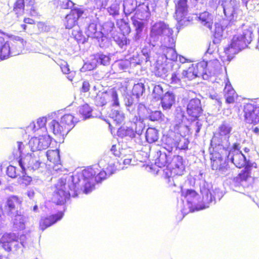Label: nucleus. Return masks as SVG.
Instances as JSON below:
<instances>
[{
  "label": "nucleus",
  "mask_w": 259,
  "mask_h": 259,
  "mask_svg": "<svg viewBox=\"0 0 259 259\" xmlns=\"http://www.w3.org/2000/svg\"><path fill=\"white\" fill-rule=\"evenodd\" d=\"M116 170V168L114 165H109L105 170L93 167H89L82 170L79 182L83 187V192L85 194L91 192L95 189L96 183L101 182L107 176L112 175Z\"/></svg>",
  "instance_id": "f257e3e1"
},
{
  "label": "nucleus",
  "mask_w": 259,
  "mask_h": 259,
  "mask_svg": "<svg viewBox=\"0 0 259 259\" xmlns=\"http://www.w3.org/2000/svg\"><path fill=\"white\" fill-rule=\"evenodd\" d=\"M22 204V199L16 195H11L7 198L4 210L0 206V218L5 214L14 216V224L20 229L25 228V219L24 216L19 212Z\"/></svg>",
  "instance_id": "f03ea898"
},
{
  "label": "nucleus",
  "mask_w": 259,
  "mask_h": 259,
  "mask_svg": "<svg viewBox=\"0 0 259 259\" xmlns=\"http://www.w3.org/2000/svg\"><path fill=\"white\" fill-rule=\"evenodd\" d=\"M252 32L244 29L241 34L233 35L230 44L225 48L224 52L228 57H232L237 51L246 48L252 41Z\"/></svg>",
  "instance_id": "7ed1b4c3"
},
{
  "label": "nucleus",
  "mask_w": 259,
  "mask_h": 259,
  "mask_svg": "<svg viewBox=\"0 0 259 259\" xmlns=\"http://www.w3.org/2000/svg\"><path fill=\"white\" fill-rule=\"evenodd\" d=\"M185 168L182 157L180 156H174L171 164L163 169L162 176L169 183L171 179L173 180L174 177L183 175Z\"/></svg>",
  "instance_id": "20e7f679"
},
{
  "label": "nucleus",
  "mask_w": 259,
  "mask_h": 259,
  "mask_svg": "<svg viewBox=\"0 0 259 259\" xmlns=\"http://www.w3.org/2000/svg\"><path fill=\"white\" fill-rule=\"evenodd\" d=\"M258 101L250 100L244 104L242 112L244 121L248 124L259 122V104Z\"/></svg>",
  "instance_id": "39448f33"
},
{
  "label": "nucleus",
  "mask_w": 259,
  "mask_h": 259,
  "mask_svg": "<svg viewBox=\"0 0 259 259\" xmlns=\"http://www.w3.org/2000/svg\"><path fill=\"white\" fill-rule=\"evenodd\" d=\"M66 180L61 178L56 184V190L54 192L52 198V202L57 205L65 204L67 200L69 198L70 194L66 189Z\"/></svg>",
  "instance_id": "423d86ee"
},
{
  "label": "nucleus",
  "mask_w": 259,
  "mask_h": 259,
  "mask_svg": "<svg viewBox=\"0 0 259 259\" xmlns=\"http://www.w3.org/2000/svg\"><path fill=\"white\" fill-rule=\"evenodd\" d=\"M94 102L97 106H103L111 102L112 106H119L118 94L115 90L109 91H99L95 97Z\"/></svg>",
  "instance_id": "0eeeda50"
},
{
  "label": "nucleus",
  "mask_w": 259,
  "mask_h": 259,
  "mask_svg": "<svg viewBox=\"0 0 259 259\" xmlns=\"http://www.w3.org/2000/svg\"><path fill=\"white\" fill-rule=\"evenodd\" d=\"M220 62L218 60H211L209 62L200 61L196 64L191 66L197 75V76H203L207 73H210L212 71L217 70L220 66Z\"/></svg>",
  "instance_id": "6e6552de"
},
{
  "label": "nucleus",
  "mask_w": 259,
  "mask_h": 259,
  "mask_svg": "<svg viewBox=\"0 0 259 259\" xmlns=\"http://www.w3.org/2000/svg\"><path fill=\"white\" fill-rule=\"evenodd\" d=\"M186 111L191 121L198 120L203 114L201 100L196 98L191 99L187 104Z\"/></svg>",
  "instance_id": "1a4fd4ad"
},
{
  "label": "nucleus",
  "mask_w": 259,
  "mask_h": 259,
  "mask_svg": "<svg viewBox=\"0 0 259 259\" xmlns=\"http://www.w3.org/2000/svg\"><path fill=\"white\" fill-rule=\"evenodd\" d=\"M143 119L136 116L134 119V123H131L130 127L121 126L118 128L117 135L121 137L129 136L134 137L135 133H140L143 128Z\"/></svg>",
  "instance_id": "9d476101"
},
{
  "label": "nucleus",
  "mask_w": 259,
  "mask_h": 259,
  "mask_svg": "<svg viewBox=\"0 0 259 259\" xmlns=\"http://www.w3.org/2000/svg\"><path fill=\"white\" fill-rule=\"evenodd\" d=\"M211 166L213 170L224 174L228 170L229 166L225 157L223 156L218 152L211 154Z\"/></svg>",
  "instance_id": "9b49d317"
},
{
  "label": "nucleus",
  "mask_w": 259,
  "mask_h": 259,
  "mask_svg": "<svg viewBox=\"0 0 259 259\" xmlns=\"http://www.w3.org/2000/svg\"><path fill=\"white\" fill-rule=\"evenodd\" d=\"M175 12L174 17L180 24L188 21V0H177L175 2Z\"/></svg>",
  "instance_id": "f8f14e48"
},
{
  "label": "nucleus",
  "mask_w": 259,
  "mask_h": 259,
  "mask_svg": "<svg viewBox=\"0 0 259 259\" xmlns=\"http://www.w3.org/2000/svg\"><path fill=\"white\" fill-rule=\"evenodd\" d=\"M84 11L82 9L74 8L71 9L63 20V24L66 29H71L78 24L79 19L83 14Z\"/></svg>",
  "instance_id": "ddd939ff"
},
{
  "label": "nucleus",
  "mask_w": 259,
  "mask_h": 259,
  "mask_svg": "<svg viewBox=\"0 0 259 259\" xmlns=\"http://www.w3.org/2000/svg\"><path fill=\"white\" fill-rule=\"evenodd\" d=\"M51 140L49 135L33 137L29 142V145L32 151H41L47 149L50 146Z\"/></svg>",
  "instance_id": "4468645a"
},
{
  "label": "nucleus",
  "mask_w": 259,
  "mask_h": 259,
  "mask_svg": "<svg viewBox=\"0 0 259 259\" xmlns=\"http://www.w3.org/2000/svg\"><path fill=\"white\" fill-rule=\"evenodd\" d=\"M64 215V213L63 211H59L55 214L41 217L39 221V229L42 231H45L57 222L60 221Z\"/></svg>",
  "instance_id": "2eb2a0df"
},
{
  "label": "nucleus",
  "mask_w": 259,
  "mask_h": 259,
  "mask_svg": "<svg viewBox=\"0 0 259 259\" xmlns=\"http://www.w3.org/2000/svg\"><path fill=\"white\" fill-rule=\"evenodd\" d=\"M247 162L244 169L233 179V182L236 187L242 185L243 182H247L252 177L251 170L253 167L256 168V164Z\"/></svg>",
  "instance_id": "dca6fc26"
},
{
  "label": "nucleus",
  "mask_w": 259,
  "mask_h": 259,
  "mask_svg": "<svg viewBox=\"0 0 259 259\" xmlns=\"http://www.w3.org/2000/svg\"><path fill=\"white\" fill-rule=\"evenodd\" d=\"M164 148L168 151V154L162 152L161 151H158L156 152L158 157L156 159L155 163L159 167H165L171 164L172 161H173V157L177 156L170 153V151L172 149V146L168 145V148L165 147Z\"/></svg>",
  "instance_id": "f3484780"
},
{
  "label": "nucleus",
  "mask_w": 259,
  "mask_h": 259,
  "mask_svg": "<svg viewBox=\"0 0 259 259\" xmlns=\"http://www.w3.org/2000/svg\"><path fill=\"white\" fill-rule=\"evenodd\" d=\"M0 244L5 250L11 252L12 250L13 246L18 245V241L16 236L14 233L6 232L1 237Z\"/></svg>",
  "instance_id": "a211bd4d"
},
{
  "label": "nucleus",
  "mask_w": 259,
  "mask_h": 259,
  "mask_svg": "<svg viewBox=\"0 0 259 259\" xmlns=\"http://www.w3.org/2000/svg\"><path fill=\"white\" fill-rule=\"evenodd\" d=\"M169 33H170V29L168 26L164 22H159L152 26L150 37L155 39L159 36L167 35Z\"/></svg>",
  "instance_id": "6ab92c4d"
},
{
  "label": "nucleus",
  "mask_w": 259,
  "mask_h": 259,
  "mask_svg": "<svg viewBox=\"0 0 259 259\" xmlns=\"http://www.w3.org/2000/svg\"><path fill=\"white\" fill-rule=\"evenodd\" d=\"M224 95L227 104H233L237 100L238 95L233 88L230 81L227 79L225 82Z\"/></svg>",
  "instance_id": "aec40b11"
},
{
  "label": "nucleus",
  "mask_w": 259,
  "mask_h": 259,
  "mask_svg": "<svg viewBox=\"0 0 259 259\" xmlns=\"http://www.w3.org/2000/svg\"><path fill=\"white\" fill-rule=\"evenodd\" d=\"M229 156L232 162L239 168L245 166L247 162H250L246 161L245 156L241 151H229L228 157Z\"/></svg>",
  "instance_id": "412c9836"
},
{
  "label": "nucleus",
  "mask_w": 259,
  "mask_h": 259,
  "mask_svg": "<svg viewBox=\"0 0 259 259\" xmlns=\"http://www.w3.org/2000/svg\"><path fill=\"white\" fill-rule=\"evenodd\" d=\"M183 196L185 198L187 202L191 204V207L194 210H196V204H199L201 197L196 192L193 190H187L183 194Z\"/></svg>",
  "instance_id": "4be33fe9"
},
{
  "label": "nucleus",
  "mask_w": 259,
  "mask_h": 259,
  "mask_svg": "<svg viewBox=\"0 0 259 259\" xmlns=\"http://www.w3.org/2000/svg\"><path fill=\"white\" fill-rule=\"evenodd\" d=\"M50 128L53 134L58 137L63 136L69 131L60 120H53L51 123Z\"/></svg>",
  "instance_id": "5701e85b"
},
{
  "label": "nucleus",
  "mask_w": 259,
  "mask_h": 259,
  "mask_svg": "<svg viewBox=\"0 0 259 259\" xmlns=\"http://www.w3.org/2000/svg\"><path fill=\"white\" fill-rule=\"evenodd\" d=\"M12 160L13 161L18 162L19 165L22 168L23 175L19 178V181L20 183L25 186L29 185L32 181V178L26 175L25 172L24 164L22 161V158L20 157V155H19L18 156H15L14 155L12 157Z\"/></svg>",
  "instance_id": "b1692460"
},
{
  "label": "nucleus",
  "mask_w": 259,
  "mask_h": 259,
  "mask_svg": "<svg viewBox=\"0 0 259 259\" xmlns=\"http://www.w3.org/2000/svg\"><path fill=\"white\" fill-rule=\"evenodd\" d=\"M12 50L16 54H19L24 49L26 45V41L23 38L18 36L12 38L10 41Z\"/></svg>",
  "instance_id": "393cba45"
},
{
  "label": "nucleus",
  "mask_w": 259,
  "mask_h": 259,
  "mask_svg": "<svg viewBox=\"0 0 259 259\" xmlns=\"http://www.w3.org/2000/svg\"><path fill=\"white\" fill-rule=\"evenodd\" d=\"M211 192L207 190L200 199L199 204H196V210L203 209L208 207V205L212 201Z\"/></svg>",
  "instance_id": "a878e982"
},
{
  "label": "nucleus",
  "mask_w": 259,
  "mask_h": 259,
  "mask_svg": "<svg viewBox=\"0 0 259 259\" xmlns=\"http://www.w3.org/2000/svg\"><path fill=\"white\" fill-rule=\"evenodd\" d=\"M175 101V96L167 92L161 98V104L163 110H168L171 108Z\"/></svg>",
  "instance_id": "bb28decb"
},
{
  "label": "nucleus",
  "mask_w": 259,
  "mask_h": 259,
  "mask_svg": "<svg viewBox=\"0 0 259 259\" xmlns=\"http://www.w3.org/2000/svg\"><path fill=\"white\" fill-rule=\"evenodd\" d=\"M232 130V126L226 121H224L218 128V134L220 137H224L228 140L230 137Z\"/></svg>",
  "instance_id": "cd10ccee"
},
{
  "label": "nucleus",
  "mask_w": 259,
  "mask_h": 259,
  "mask_svg": "<svg viewBox=\"0 0 259 259\" xmlns=\"http://www.w3.org/2000/svg\"><path fill=\"white\" fill-rule=\"evenodd\" d=\"M60 120L69 131H70L74 126L75 123L77 122V120L74 116L71 114H65L63 115Z\"/></svg>",
  "instance_id": "c85d7f7f"
},
{
  "label": "nucleus",
  "mask_w": 259,
  "mask_h": 259,
  "mask_svg": "<svg viewBox=\"0 0 259 259\" xmlns=\"http://www.w3.org/2000/svg\"><path fill=\"white\" fill-rule=\"evenodd\" d=\"M13 53L12 48L10 47V41L5 40L0 47V57L3 60H5L11 56Z\"/></svg>",
  "instance_id": "c756f323"
},
{
  "label": "nucleus",
  "mask_w": 259,
  "mask_h": 259,
  "mask_svg": "<svg viewBox=\"0 0 259 259\" xmlns=\"http://www.w3.org/2000/svg\"><path fill=\"white\" fill-rule=\"evenodd\" d=\"M145 137L148 143H154L159 139V131L154 127H148L146 131Z\"/></svg>",
  "instance_id": "7c9ffc66"
},
{
  "label": "nucleus",
  "mask_w": 259,
  "mask_h": 259,
  "mask_svg": "<svg viewBox=\"0 0 259 259\" xmlns=\"http://www.w3.org/2000/svg\"><path fill=\"white\" fill-rule=\"evenodd\" d=\"M46 155L48 160L55 165H57L60 163V158L59 150H48L46 153Z\"/></svg>",
  "instance_id": "2f4dec72"
},
{
  "label": "nucleus",
  "mask_w": 259,
  "mask_h": 259,
  "mask_svg": "<svg viewBox=\"0 0 259 259\" xmlns=\"http://www.w3.org/2000/svg\"><path fill=\"white\" fill-rule=\"evenodd\" d=\"M198 18L203 25L209 29H211L213 24L212 19L211 15L208 12H205L200 14Z\"/></svg>",
  "instance_id": "473e14b6"
},
{
  "label": "nucleus",
  "mask_w": 259,
  "mask_h": 259,
  "mask_svg": "<svg viewBox=\"0 0 259 259\" xmlns=\"http://www.w3.org/2000/svg\"><path fill=\"white\" fill-rule=\"evenodd\" d=\"M25 0H16L14 4L13 11L17 17L22 16L24 13Z\"/></svg>",
  "instance_id": "72a5a7b5"
},
{
  "label": "nucleus",
  "mask_w": 259,
  "mask_h": 259,
  "mask_svg": "<svg viewBox=\"0 0 259 259\" xmlns=\"http://www.w3.org/2000/svg\"><path fill=\"white\" fill-rule=\"evenodd\" d=\"M197 75L191 65L188 67L186 70H184L182 72V78L185 81L192 80L195 78L197 77Z\"/></svg>",
  "instance_id": "f704fd0d"
},
{
  "label": "nucleus",
  "mask_w": 259,
  "mask_h": 259,
  "mask_svg": "<svg viewBox=\"0 0 259 259\" xmlns=\"http://www.w3.org/2000/svg\"><path fill=\"white\" fill-rule=\"evenodd\" d=\"M92 109L87 104H84L79 108V113L83 119H86L92 116Z\"/></svg>",
  "instance_id": "c9c22d12"
},
{
  "label": "nucleus",
  "mask_w": 259,
  "mask_h": 259,
  "mask_svg": "<svg viewBox=\"0 0 259 259\" xmlns=\"http://www.w3.org/2000/svg\"><path fill=\"white\" fill-rule=\"evenodd\" d=\"M136 5V0H124L123 5L124 12L128 14L132 13L135 10Z\"/></svg>",
  "instance_id": "e433bc0d"
},
{
  "label": "nucleus",
  "mask_w": 259,
  "mask_h": 259,
  "mask_svg": "<svg viewBox=\"0 0 259 259\" xmlns=\"http://www.w3.org/2000/svg\"><path fill=\"white\" fill-rule=\"evenodd\" d=\"M165 118L164 115L160 111H152L148 115V119L151 121H162Z\"/></svg>",
  "instance_id": "4c0bfd02"
},
{
  "label": "nucleus",
  "mask_w": 259,
  "mask_h": 259,
  "mask_svg": "<svg viewBox=\"0 0 259 259\" xmlns=\"http://www.w3.org/2000/svg\"><path fill=\"white\" fill-rule=\"evenodd\" d=\"M162 52L167 59L174 60L177 57L176 51L174 47H164Z\"/></svg>",
  "instance_id": "58836bf2"
},
{
  "label": "nucleus",
  "mask_w": 259,
  "mask_h": 259,
  "mask_svg": "<svg viewBox=\"0 0 259 259\" xmlns=\"http://www.w3.org/2000/svg\"><path fill=\"white\" fill-rule=\"evenodd\" d=\"M47 117H41L38 118L37 119L36 123L35 124H33V131L34 132H35L36 131L39 129L44 128L46 129V124H47Z\"/></svg>",
  "instance_id": "ea45409f"
},
{
  "label": "nucleus",
  "mask_w": 259,
  "mask_h": 259,
  "mask_svg": "<svg viewBox=\"0 0 259 259\" xmlns=\"http://www.w3.org/2000/svg\"><path fill=\"white\" fill-rule=\"evenodd\" d=\"M224 28L222 26L218 24L215 26L213 33L214 41L219 42L223 38Z\"/></svg>",
  "instance_id": "a19ab883"
},
{
  "label": "nucleus",
  "mask_w": 259,
  "mask_h": 259,
  "mask_svg": "<svg viewBox=\"0 0 259 259\" xmlns=\"http://www.w3.org/2000/svg\"><path fill=\"white\" fill-rule=\"evenodd\" d=\"M41 163L42 161L39 158L36 159L35 154H33V155H31L29 158L28 167H30L33 170H36L40 167Z\"/></svg>",
  "instance_id": "79ce46f5"
},
{
  "label": "nucleus",
  "mask_w": 259,
  "mask_h": 259,
  "mask_svg": "<svg viewBox=\"0 0 259 259\" xmlns=\"http://www.w3.org/2000/svg\"><path fill=\"white\" fill-rule=\"evenodd\" d=\"M95 59L97 62L101 64L107 65L110 63V58L103 54H97L95 56Z\"/></svg>",
  "instance_id": "37998d69"
},
{
  "label": "nucleus",
  "mask_w": 259,
  "mask_h": 259,
  "mask_svg": "<svg viewBox=\"0 0 259 259\" xmlns=\"http://www.w3.org/2000/svg\"><path fill=\"white\" fill-rule=\"evenodd\" d=\"M144 91V87L143 84L137 83L134 85L132 90L133 94L137 97L141 96Z\"/></svg>",
  "instance_id": "c03bdc74"
},
{
  "label": "nucleus",
  "mask_w": 259,
  "mask_h": 259,
  "mask_svg": "<svg viewBox=\"0 0 259 259\" xmlns=\"http://www.w3.org/2000/svg\"><path fill=\"white\" fill-rule=\"evenodd\" d=\"M74 5V3L71 0H59V6L62 9H71Z\"/></svg>",
  "instance_id": "a18cd8bd"
},
{
  "label": "nucleus",
  "mask_w": 259,
  "mask_h": 259,
  "mask_svg": "<svg viewBox=\"0 0 259 259\" xmlns=\"http://www.w3.org/2000/svg\"><path fill=\"white\" fill-rule=\"evenodd\" d=\"M23 23L20 25V27L23 31H26L27 30V24L34 25L35 23V21L30 18L25 17L23 19Z\"/></svg>",
  "instance_id": "49530a36"
},
{
  "label": "nucleus",
  "mask_w": 259,
  "mask_h": 259,
  "mask_svg": "<svg viewBox=\"0 0 259 259\" xmlns=\"http://www.w3.org/2000/svg\"><path fill=\"white\" fill-rule=\"evenodd\" d=\"M132 20L136 31L137 32H141L144 26V23L137 20L134 17L132 18Z\"/></svg>",
  "instance_id": "de8ad7c7"
},
{
  "label": "nucleus",
  "mask_w": 259,
  "mask_h": 259,
  "mask_svg": "<svg viewBox=\"0 0 259 259\" xmlns=\"http://www.w3.org/2000/svg\"><path fill=\"white\" fill-rule=\"evenodd\" d=\"M108 0H94V3L97 9H105L107 5Z\"/></svg>",
  "instance_id": "09e8293b"
},
{
  "label": "nucleus",
  "mask_w": 259,
  "mask_h": 259,
  "mask_svg": "<svg viewBox=\"0 0 259 259\" xmlns=\"http://www.w3.org/2000/svg\"><path fill=\"white\" fill-rule=\"evenodd\" d=\"M15 166L9 165L7 168V175L11 178H15L17 176Z\"/></svg>",
  "instance_id": "8fccbe9b"
},
{
  "label": "nucleus",
  "mask_w": 259,
  "mask_h": 259,
  "mask_svg": "<svg viewBox=\"0 0 259 259\" xmlns=\"http://www.w3.org/2000/svg\"><path fill=\"white\" fill-rule=\"evenodd\" d=\"M97 67L96 64L93 62H86L84 64L82 69L85 71H91L94 70Z\"/></svg>",
  "instance_id": "3c124183"
},
{
  "label": "nucleus",
  "mask_w": 259,
  "mask_h": 259,
  "mask_svg": "<svg viewBox=\"0 0 259 259\" xmlns=\"http://www.w3.org/2000/svg\"><path fill=\"white\" fill-rule=\"evenodd\" d=\"M60 66L62 72L64 74H67L69 73L70 69L67 62H64L60 65Z\"/></svg>",
  "instance_id": "603ef678"
},
{
  "label": "nucleus",
  "mask_w": 259,
  "mask_h": 259,
  "mask_svg": "<svg viewBox=\"0 0 259 259\" xmlns=\"http://www.w3.org/2000/svg\"><path fill=\"white\" fill-rule=\"evenodd\" d=\"M30 9L28 10L29 12V15L31 16H38V9L36 5L30 7Z\"/></svg>",
  "instance_id": "864d4df0"
},
{
  "label": "nucleus",
  "mask_w": 259,
  "mask_h": 259,
  "mask_svg": "<svg viewBox=\"0 0 259 259\" xmlns=\"http://www.w3.org/2000/svg\"><path fill=\"white\" fill-rule=\"evenodd\" d=\"M116 41L118 45L121 47L126 45L127 44V39L124 35H122L121 38H120L119 37L117 38Z\"/></svg>",
  "instance_id": "5fc2aeb1"
},
{
  "label": "nucleus",
  "mask_w": 259,
  "mask_h": 259,
  "mask_svg": "<svg viewBox=\"0 0 259 259\" xmlns=\"http://www.w3.org/2000/svg\"><path fill=\"white\" fill-rule=\"evenodd\" d=\"M90 89V84L88 81H84L82 82L81 91L83 93H87L89 91Z\"/></svg>",
  "instance_id": "6e6d98bb"
},
{
  "label": "nucleus",
  "mask_w": 259,
  "mask_h": 259,
  "mask_svg": "<svg viewBox=\"0 0 259 259\" xmlns=\"http://www.w3.org/2000/svg\"><path fill=\"white\" fill-rule=\"evenodd\" d=\"M108 11L110 15L113 16L118 15L119 14L118 10L115 6H111L109 7L108 8Z\"/></svg>",
  "instance_id": "4d7b16f0"
},
{
  "label": "nucleus",
  "mask_w": 259,
  "mask_h": 259,
  "mask_svg": "<svg viewBox=\"0 0 259 259\" xmlns=\"http://www.w3.org/2000/svg\"><path fill=\"white\" fill-rule=\"evenodd\" d=\"M88 36L94 37V34L95 33L96 31V26L94 25H90L88 29Z\"/></svg>",
  "instance_id": "13d9d810"
},
{
  "label": "nucleus",
  "mask_w": 259,
  "mask_h": 259,
  "mask_svg": "<svg viewBox=\"0 0 259 259\" xmlns=\"http://www.w3.org/2000/svg\"><path fill=\"white\" fill-rule=\"evenodd\" d=\"M130 64V62L128 60L122 61L119 64L120 68L122 69L127 68Z\"/></svg>",
  "instance_id": "bf43d9fd"
},
{
  "label": "nucleus",
  "mask_w": 259,
  "mask_h": 259,
  "mask_svg": "<svg viewBox=\"0 0 259 259\" xmlns=\"http://www.w3.org/2000/svg\"><path fill=\"white\" fill-rule=\"evenodd\" d=\"M171 79V82L175 83H178L181 81V79L178 77V75L176 73H174L172 74Z\"/></svg>",
  "instance_id": "052dcab7"
},
{
  "label": "nucleus",
  "mask_w": 259,
  "mask_h": 259,
  "mask_svg": "<svg viewBox=\"0 0 259 259\" xmlns=\"http://www.w3.org/2000/svg\"><path fill=\"white\" fill-rule=\"evenodd\" d=\"M111 117L114 119V121H116L117 119L120 121L123 120V116L122 115L120 114L118 111H116V115L115 116L112 115Z\"/></svg>",
  "instance_id": "680f3d73"
},
{
  "label": "nucleus",
  "mask_w": 259,
  "mask_h": 259,
  "mask_svg": "<svg viewBox=\"0 0 259 259\" xmlns=\"http://www.w3.org/2000/svg\"><path fill=\"white\" fill-rule=\"evenodd\" d=\"M240 149L239 144L235 143L233 144L232 149L230 151H236L235 150H237V151H240Z\"/></svg>",
  "instance_id": "e2e57ef3"
},
{
  "label": "nucleus",
  "mask_w": 259,
  "mask_h": 259,
  "mask_svg": "<svg viewBox=\"0 0 259 259\" xmlns=\"http://www.w3.org/2000/svg\"><path fill=\"white\" fill-rule=\"evenodd\" d=\"M132 158L131 156H128L126 158H124L123 160V163L125 165L130 164L132 162Z\"/></svg>",
  "instance_id": "0e129e2a"
},
{
  "label": "nucleus",
  "mask_w": 259,
  "mask_h": 259,
  "mask_svg": "<svg viewBox=\"0 0 259 259\" xmlns=\"http://www.w3.org/2000/svg\"><path fill=\"white\" fill-rule=\"evenodd\" d=\"M77 34H73L75 38L77 40H80L82 39V33L80 31H77Z\"/></svg>",
  "instance_id": "69168bd1"
},
{
  "label": "nucleus",
  "mask_w": 259,
  "mask_h": 259,
  "mask_svg": "<svg viewBox=\"0 0 259 259\" xmlns=\"http://www.w3.org/2000/svg\"><path fill=\"white\" fill-rule=\"evenodd\" d=\"M27 2V6L31 7L36 5V3L35 0H26Z\"/></svg>",
  "instance_id": "338daca9"
},
{
  "label": "nucleus",
  "mask_w": 259,
  "mask_h": 259,
  "mask_svg": "<svg viewBox=\"0 0 259 259\" xmlns=\"http://www.w3.org/2000/svg\"><path fill=\"white\" fill-rule=\"evenodd\" d=\"M34 191L33 190H29L27 192V195L30 198H32L34 196Z\"/></svg>",
  "instance_id": "774afa93"
}]
</instances>
